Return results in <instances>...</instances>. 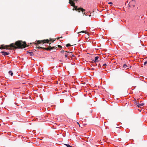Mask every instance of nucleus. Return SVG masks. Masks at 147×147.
<instances>
[{"label":"nucleus","instance_id":"f257e3e1","mask_svg":"<svg viewBox=\"0 0 147 147\" xmlns=\"http://www.w3.org/2000/svg\"><path fill=\"white\" fill-rule=\"evenodd\" d=\"M11 47L13 49H17V48H23L26 47V44L25 42H23L22 41H16L14 44L11 43L10 44Z\"/></svg>","mask_w":147,"mask_h":147},{"label":"nucleus","instance_id":"f03ea898","mask_svg":"<svg viewBox=\"0 0 147 147\" xmlns=\"http://www.w3.org/2000/svg\"><path fill=\"white\" fill-rule=\"evenodd\" d=\"M78 0H73L72 1V2L74 3V4L73 5V3H71L70 2V1L69 0V3L71 5V6L73 7H74V8L73 9V10H75L76 11H78V12H80V10L81 9V7H79L78 8H77V6H75V2H76V3L77 2V1Z\"/></svg>","mask_w":147,"mask_h":147},{"label":"nucleus","instance_id":"7ed1b4c3","mask_svg":"<svg viewBox=\"0 0 147 147\" xmlns=\"http://www.w3.org/2000/svg\"><path fill=\"white\" fill-rule=\"evenodd\" d=\"M49 40L48 39H47L46 40H38L37 41V43H35V44H36V46H37L38 45V44H43L45 43H47L49 42Z\"/></svg>","mask_w":147,"mask_h":147},{"label":"nucleus","instance_id":"20e7f679","mask_svg":"<svg viewBox=\"0 0 147 147\" xmlns=\"http://www.w3.org/2000/svg\"><path fill=\"white\" fill-rule=\"evenodd\" d=\"M12 47H11L10 45H6L5 46H3V45H1V46L0 47V49H12Z\"/></svg>","mask_w":147,"mask_h":147},{"label":"nucleus","instance_id":"39448f33","mask_svg":"<svg viewBox=\"0 0 147 147\" xmlns=\"http://www.w3.org/2000/svg\"><path fill=\"white\" fill-rule=\"evenodd\" d=\"M136 3V2L135 0H132L129 3H130L131 5V6H133V7H135Z\"/></svg>","mask_w":147,"mask_h":147},{"label":"nucleus","instance_id":"423d86ee","mask_svg":"<svg viewBox=\"0 0 147 147\" xmlns=\"http://www.w3.org/2000/svg\"><path fill=\"white\" fill-rule=\"evenodd\" d=\"M136 105H137V106L138 107H141V106H142L144 105V103H142L139 104L138 103H136Z\"/></svg>","mask_w":147,"mask_h":147},{"label":"nucleus","instance_id":"0eeeda50","mask_svg":"<svg viewBox=\"0 0 147 147\" xmlns=\"http://www.w3.org/2000/svg\"><path fill=\"white\" fill-rule=\"evenodd\" d=\"M57 47H56V46H55L51 47L50 46L49 47L47 48H49V49H48V50H50L51 49H53L55 48H56Z\"/></svg>","mask_w":147,"mask_h":147},{"label":"nucleus","instance_id":"6e6552de","mask_svg":"<svg viewBox=\"0 0 147 147\" xmlns=\"http://www.w3.org/2000/svg\"><path fill=\"white\" fill-rule=\"evenodd\" d=\"M1 53H2V54L4 56L6 55H8L9 54V53L6 52L4 51H2L1 52Z\"/></svg>","mask_w":147,"mask_h":147},{"label":"nucleus","instance_id":"1a4fd4ad","mask_svg":"<svg viewBox=\"0 0 147 147\" xmlns=\"http://www.w3.org/2000/svg\"><path fill=\"white\" fill-rule=\"evenodd\" d=\"M36 48H37L38 49H44L45 50H48V49H49V48H44V47H36Z\"/></svg>","mask_w":147,"mask_h":147},{"label":"nucleus","instance_id":"9d476101","mask_svg":"<svg viewBox=\"0 0 147 147\" xmlns=\"http://www.w3.org/2000/svg\"><path fill=\"white\" fill-rule=\"evenodd\" d=\"M99 59V57L98 56H96L95 57V60L93 62H96L97 61H99L98 60Z\"/></svg>","mask_w":147,"mask_h":147},{"label":"nucleus","instance_id":"9b49d317","mask_svg":"<svg viewBox=\"0 0 147 147\" xmlns=\"http://www.w3.org/2000/svg\"><path fill=\"white\" fill-rule=\"evenodd\" d=\"M85 11V9H84L83 8H82L80 10V11H82V12L83 14V15H85V14H86L84 12Z\"/></svg>","mask_w":147,"mask_h":147},{"label":"nucleus","instance_id":"f8f14e48","mask_svg":"<svg viewBox=\"0 0 147 147\" xmlns=\"http://www.w3.org/2000/svg\"><path fill=\"white\" fill-rule=\"evenodd\" d=\"M123 67L124 69H126L128 68L129 66L125 64H124L123 65Z\"/></svg>","mask_w":147,"mask_h":147},{"label":"nucleus","instance_id":"ddd939ff","mask_svg":"<svg viewBox=\"0 0 147 147\" xmlns=\"http://www.w3.org/2000/svg\"><path fill=\"white\" fill-rule=\"evenodd\" d=\"M8 73L9 74H10L11 76H12L13 74V73L12 71H9Z\"/></svg>","mask_w":147,"mask_h":147},{"label":"nucleus","instance_id":"4468645a","mask_svg":"<svg viewBox=\"0 0 147 147\" xmlns=\"http://www.w3.org/2000/svg\"><path fill=\"white\" fill-rule=\"evenodd\" d=\"M64 145L66 146L67 147H73L72 146H70L68 144H64Z\"/></svg>","mask_w":147,"mask_h":147},{"label":"nucleus","instance_id":"2eb2a0df","mask_svg":"<svg viewBox=\"0 0 147 147\" xmlns=\"http://www.w3.org/2000/svg\"><path fill=\"white\" fill-rule=\"evenodd\" d=\"M81 33H86V31H81L78 32V33L79 34Z\"/></svg>","mask_w":147,"mask_h":147},{"label":"nucleus","instance_id":"dca6fc26","mask_svg":"<svg viewBox=\"0 0 147 147\" xmlns=\"http://www.w3.org/2000/svg\"><path fill=\"white\" fill-rule=\"evenodd\" d=\"M70 46H71V45L69 43L67 44V45H66V47H67Z\"/></svg>","mask_w":147,"mask_h":147},{"label":"nucleus","instance_id":"f3484780","mask_svg":"<svg viewBox=\"0 0 147 147\" xmlns=\"http://www.w3.org/2000/svg\"><path fill=\"white\" fill-rule=\"evenodd\" d=\"M29 53L30 54V56H32L33 55V53L32 52H30Z\"/></svg>","mask_w":147,"mask_h":147},{"label":"nucleus","instance_id":"a211bd4d","mask_svg":"<svg viewBox=\"0 0 147 147\" xmlns=\"http://www.w3.org/2000/svg\"><path fill=\"white\" fill-rule=\"evenodd\" d=\"M65 52H67V51H64L63 50H61V53H64Z\"/></svg>","mask_w":147,"mask_h":147},{"label":"nucleus","instance_id":"6ab92c4d","mask_svg":"<svg viewBox=\"0 0 147 147\" xmlns=\"http://www.w3.org/2000/svg\"><path fill=\"white\" fill-rule=\"evenodd\" d=\"M57 46L59 48H62V47L61 46H60V45H58Z\"/></svg>","mask_w":147,"mask_h":147},{"label":"nucleus","instance_id":"aec40b11","mask_svg":"<svg viewBox=\"0 0 147 147\" xmlns=\"http://www.w3.org/2000/svg\"><path fill=\"white\" fill-rule=\"evenodd\" d=\"M108 4H112V5L113 4V3L111 2H109L108 3Z\"/></svg>","mask_w":147,"mask_h":147},{"label":"nucleus","instance_id":"412c9836","mask_svg":"<svg viewBox=\"0 0 147 147\" xmlns=\"http://www.w3.org/2000/svg\"><path fill=\"white\" fill-rule=\"evenodd\" d=\"M147 63V61H145L144 63V65H146Z\"/></svg>","mask_w":147,"mask_h":147},{"label":"nucleus","instance_id":"4be33fe9","mask_svg":"<svg viewBox=\"0 0 147 147\" xmlns=\"http://www.w3.org/2000/svg\"><path fill=\"white\" fill-rule=\"evenodd\" d=\"M131 5L130 3H129V7H131Z\"/></svg>","mask_w":147,"mask_h":147},{"label":"nucleus","instance_id":"5701e85b","mask_svg":"<svg viewBox=\"0 0 147 147\" xmlns=\"http://www.w3.org/2000/svg\"><path fill=\"white\" fill-rule=\"evenodd\" d=\"M60 38V37H58L56 39H57V40H58Z\"/></svg>","mask_w":147,"mask_h":147},{"label":"nucleus","instance_id":"b1692460","mask_svg":"<svg viewBox=\"0 0 147 147\" xmlns=\"http://www.w3.org/2000/svg\"><path fill=\"white\" fill-rule=\"evenodd\" d=\"M107 66V65L106 64H105L104 65H103V66Z\"/></svg>","mask_w":147,"mask_h":147},{"label":"nucleus","instance_id":"393cba45","mask_svg":"<svg viewBox=\"0 0 147 147\" xmlns=\"http://www.w3.org/2000/svg\"><path fill=\"white\" fill-rule=\"evenodd\" d=\"M77 123L78 124V125H79V126L80 127V125L79 123L78 122H77Z\"/></svg>","mask_w":147,"mask_h":147},{"label":"nucleus","instance_id":"a878e982","mask_svg":"<svg viewBox=\"0 0 147 147\" xmlns=\"http://www.w3.org/2000/svg\"><path fill=\"white\" fill-rule=\"evenodd\" d=\"M67 55H65V57H67Z\"/></svg>","mask_w":147,"mask_h":147},{"label":"nucleus","instance_id":"bb28decb","mask_svg":"<svg viewBox=\"0 0 147 147\" xmlns=\"http://www.w3.org/2000/svg\"><path fill=\"white\" fill-rule=\"evenodd\" d=\"M85 15L87 16L88 15V14L87 13H86L85 14Z\"/></svg>","mask_w":147,"mask_h":147},{"label":"nucleus","instance_id":"cd10ccee","mask_svg":"<svg viewBox=\"0 0 147 147\" xmlns=\"http://www.w3.org/2000/svg\"><path fill=\"white\" fill-rule=\"evenodd\" d=\"M60 38H63L62 36H61V37H60Z\"/></svg>","mask_w":147,"mask_h":147},{"label":"nucleus","instance_id":"c85d7f7f","mask_svg":"<svg viewBox=\"0 0 147 147\" xmlns=\"http://www.w3.org/2000/svg\"><path fill=\"white\" fill-rule=\"evenodd\" d=\"M72 56L73 57H74V55H72Z\"/></svg>","mask_w":147,"mask_h":147},{"label":"nucleus","instance_id":"c756f323","mask_svg":"<svg viewBox=\"0 0 147 147\" xmlns=\"http://www.w3.org/2000/svg\"><path fill=\"white\" fill-rule=\"evenodd\" d=\"M55 40H53V41H52V42H54V41H55Z\"/></svg>","mask_w":147,"mask_h":147},{"label":"nucleus","instance_id":"7c9ffc66","mask_svg":"<svg viewBox=\"0 0 147 147\" xmlns=\"http://www.w3.org/2000/svg\"><path fill=\"white\" fill-rule=\"evenodd\" d=\"M129 67H130V68H131V66H130Z\"/></svg>","mask_w":147,"mask_h":147},{"label":"nucleus","instance_id":"2f4dec72","mask_svg":"<svg viewBox=\"0 0 147 147\" xmlns=\"http://www.w3.org/2000/svg\"><path fill=\"white\" fill-rule=\"evenodd\" d=\"M67 53H69V52H68V51H67Z\"/></svg>","mask_w":147,"mask_h":147},{"label":"nucleus","instance_id":"473e14b6","mask_svg":"<svg viewBox=\"0 0 147 147\" xmlns=\"http://www.w3.org/2000/svg\"><path fill=\"white\" fill-rule=\"evenodd\" d=\"M51 44V43H50V45Z\"/></svg>","mask_w":147,"mask_h":147},{"label":"nucleus","instance_id":"72a5a7b5","mask_svg":"<svg viewBox=\"0 0 147 147\" xmlns=\"http://www.w3.org/2000/svg\"><path fill=\"white\" fill-rule=\"evenodd\" d=\"M135 99V100H136V99Z\"/></svg>","mask_w":147,"mask_h":147},{"label":"nucleus","instance_id":"f704fd0d","mask_svg":"<svg viewBox=\"0 0 147 147\" xmlns=\"http://www.w3.org/2000/svg\"><path fill=\"white\" fill-rule=\"evenodd\" d=\"M135 99V100H136V99Z\"/></svg>","mask_w":147,"mask_h":147},{"label":"nucleus","instance_id":"c9c22d12","mask_svg":"<svg viewBox=\"0 0 147 147\" xmlns=\"http://www.w3.org/2000/svg\"><path fill=\"white\" fill-rule=\"evenodd\" d=\"M91 16V15H89V16Z\"/></svg>","mask_w":147,"mask_h":147}]
</instances>
